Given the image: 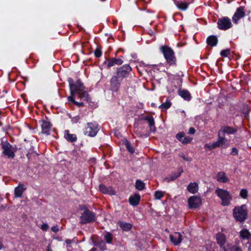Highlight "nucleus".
<instances>
[{
  "label": "nucleus",
  "mask_w": 251,
  "mask_h": 251,
  "mask_svg": "<svg viewBox=\"0 0 251 251\" xmlns=\"http://www.w3.org/2000/svg\"><path fill=\"white\" fill-rule=\"evenodd\" d=\"M70 90L71 96L68 97V100L72 102L75 105L80 107L84 105L82 102H77L75 100L74 96L75 94L77 95L78 98L83 100L86 101L90 100L88 93L84 91L85 87L80 81L77 80L75 84L74 83L73 78L70 77L68 79Z\"/></svg>",
  "instance_id": "f257e3e1"
},
{
  "label": "nucleus",
  "mask_w": 251,
  "mask_h": 251,
  "mask_svg": "<svg viewBox=\"0 0 251 251\" xmlns=\"http://www.w3.org/2000/svg\"><path fill=\"white\" fill-rule=\"evenodd\" d=\"M233 215L236 221L241 223L244 222L248 217L246 205L243 204L240 206L235 207L233 210Z\"/></svg>",
  "instance_id": "f03ea898"
},
{
  "label": "nucleus",
  "mask_w": 251,
  "mask_h": 251,
  "mask_svg": "<svg viewBox=\"0 0 251 251\" xmlns=\"http://www.w3.org/2000/svg\"><path fill=\"white\" fill-rule=\"evenodd\" d=\"M215 193L221 200V204L223 206L228 205L232 199V196L230 193L226 190L217 188L215 190Z\"/></svg>",
  "instance_id": "7ed1b4c3"
},
{
  "label": "nucleus",
  "mask_w": 251,
  "mask_h": 251,
  "mask_svg": "<svg viewBox=\"0 0 251 251\" xmlns=\"http://www.w3.org/2000/svg\"><path fill=\"white\" fill-rule=\"evenodd\" d=\"M161 50L167 63L170 65H175L176 58L172 49L167 46H163L161 48Z\"/></svg>",
  "instance_id": "20e7f679"
},
{
  "label": "nucleus",
  "mask_w": 251,
  "mask_h": 251,
  "mask_svg": "<svg viewBox=\"0 0 251 251\" xmlns=\"http://www.w3.org/2000/svg\"><path fill=\"white\" fill-rule=\"evenodd\" d=\"M1 143L3 154L8 158H13L15 156V150L12 146L4 138L1 139Z\"/></svg>",
  "instance_id": "39448f33"
},
{
  "label": "nucleus",
  "mask_w": 251,
  "mask_h": 251,
  "mask_svg": "<svg viewBox=\"0 0 251 251\" xmlns=\"http://www.w3.org/2000/svg\"><path fill=\"white\" fill-rule=\"evenodd\" d=\"M80 223L82 224H86L95 221V214L88 209H84V212L82 213L80 217Z\"/></svg>",
  "instance_id": "423d86ee"
},
{
  "label": "nucleus",
  "mask_w": 251,
  "mask_h": 251,
  "mask_svg": "<svg viewBox=\"0 0 251 251\" xmlns=\"http://www.w3.org/2000/svg\"><path fill=\"white\" fill-rule=\"evenodd\" d=\"M99 130L98 124L96 122L88 123L84 129V134L90 137H94Z\"/></svg>",
  "instance_id": "0eeeda50"
},
{
  "label": "nucleus",
  "mask_w": 251,
  "mask_h": 251,
  "mask_svg": "<svg viewBox=\"0 0 251 251\" xmlns=\"http://www.w3.org/2000/svg\"><path fill=\"white\" fill-rule=\"evenodd\" d=\"M131 68L128 65H123L122 67L117 70L115 75L118 76L120 79L122 80L125 77H127L129 73L131 71Z\"/></svg>",
  "instance_id": "6e6552de"
},
{
  "label": "nucleus",
  "mask_w": 251,
  "mask_h": 251,
  "mask_svg": "<svg viewBox=\"0 0 251 251\" xmlns=\"http://www.w3.org/2000/svg\"><path fill=\"white\" fill-rule=\"evenodd\" d=\"M217 24L218 28L224 30L230 28L232 26L230 19L226 17L219 19Z\"/></svg>",
  "instance_id": "1a4fd4ad"
},
{
  "label": "nucleus",
  "mask_w": 251,
  "mask_h": 251,
  "mask_svg": "<svg viewBox=\"0 0 251 251\" xmlns=\"http://www.w3.org/2000/svg\"><path fill=\"white\" fill-rule=\"evenodd\" d=\"M188 203L190 208L195 209L201 204V199L198 196H191L189 198Z\"/></svg>",
  "instance_id": "9d476101"
},
{
  "label": "nucleus",
  "mask_w": 251,
  "mask_h": 251,
  "mask_svg": "<svg viewBox=\"0 0 251 251\" xmlns=\"http://www.w3.org/2000/svg\"><path fill=\"white\" fill-rule=\"evenodd\" d=\"M221 135V134L218 132V140L217 141L214 142L216 148L222 147L223 148H226L229 146V142L224 136H222Z\"/></svg>",
  "instance_id": "9b49d317"
},
{
  "label": "nucleus",
  "mask_w": 251,
  "mask_h": 251,
  "mask_svg": "<svg viewBox=\"0 0 251 251\" xmlns=\"http://www.w3.org/2000/svg\"><path fill=\"white\" fill-rule=\"evenodd\" d=\"M122 80L117 76L115 75H114L110 79V90L113 92H117L121 84Z\"/></svg>",
  "instance_id": "f8f14e48"
},
{
  "label": "nucleus",
  "mask_w": 251,
  "mask_h": 251,
  "mask_svg": "<svg viewBox=\"0 0 251 251\" xmlns=\"http://www.w3.org/2000/svg\"><path fill=\"white\" fill-rule=\"evenodd\" d=\"M245 12L244 7L240 6L238 7L232 17V21L235 24H237L238 21L241 18L244 17Z\"/></svg>",
  "instance_id": "ddd939ff"
},
{
  "label": "nucleus",
  "mask_w": 251,
  "mask_h": 251,
  "mask_svg": "<svg viewBox=\"0 0 251 251\" xmlns=\"http://www.w3.org/2000/svg\"><path fill=\"white\" fill-rule=\"evenodd\" d=\"M237 131V129L236 128L228 126H223L218 132L225 136L226 134H234Z\"/></svg>",
  "instance_id": "4468645a"
},
{
  "label": "nucleus",
  "mask_w": 251,
  "mask_h": 251,
  "mask_svg": "<svg viewBox=\"0 0 251 251\" xmlns=\"http://www.w3.org/2000/svg\"><path fill=\"white\" fill-rule=\"evenodd\" d=\"M176 138L181 143L187 144L190 143L192 140V138L189 136H185V133L182 132H178L176 135Z\"/></svg>",
  "instance_id": "2eb2a0df"
},
{
  "label": "nucleus",
  "mask_w": 251,
  "mask_h": 251,
  "mask_svg": "<svg viewBox=\"0 0 251 251\" xmlns=\"http://www.w3.org/2000/svg\"><path fill=\"white\" fill-rule=\"evenodd\" d=\"M170 238L175 246L179 244L182 241V236L179 232H175L173 234L170 235Z\"/></svg>",
  "instance_id": "dca6fc26"
},
{
  "label": "nucleus",
  "mask_w": 251,
  "mask_h": 251,
  "mask_svg": "<svg viewBox=\"0 0 251 251\" xmlns=\"http://www.w3.org/2000/svg\"><path fill=\"white\" fill-rule=\"evenodd\" d=\"M220 251H242V249L238 244H228L226 248L220 249Z\"/></svg>",
  "instance_id": "f3484780"
},
{
  "label": "nucleus",
  "mask_w": 251,
  "mask_h": 251,
  "mask_svg": "<svg viewBox=\"0 0 251 251\" xmlns=\"http://www.w3.org/2000/svg\"><path fill=\"white\" fill-rule=\"evenodd\" d=\"M42 132L44 134H49L51 128V124L49 122L42 120L41 121Z\"/></svg>",
  "instance_id": "a211bd4d"
},
{
  "label": "nucleus",
  "mask_w": 251,
  "mask_h": 251,
  "mask_svg": "<svg viewBox=\"0 0 251 251\" xmlns=\"http://www.w3.org/2000/svg\"><path fill=\"white\" fill-rule=\"evenodd\" d=\"M216 239L218 244L221 247V249L224 247L223 246L226 242L225 235L221 233H218L216 235Z\"/></svg>",
  "instance_id": "6ab92c4d"
},
{
  "label": "nucleus",
  "mask_w": 251,
  "mask_h": 251,
  "mask_svg": "<svg viewBox=\"0 0 251 251\" xmlns=\"http://www.w3.org/2000/svg\"><path fill=\"white\" fill-rule=\"evenodd\" d=\"M100 191L103 194H108L110 195H115V192L111 187H106L103 184L99 185Z\"/></svg>",
  "instance_id": "aec40b11"
},
{
  "label": "nucleus",
  "mask_w": 251,
  "mask_h": 251,
  "mask_svg": "<svg viewBox=\"0 0 251 251\" xmlns=\"http://www.w3.org/2000/svg\"><path fill=\"white\" fill-rule=\"evenodd\" d=\"M140 200V196L138 194L131 196L129 198V202L132 206H137L139 204Z\"/></svg>",
  "instance_id": "412c9836"
},
{
  "label": "nucleus",
  "mask_w": 251,
  "mask_h": 251,
  "mask_svg": "<svg viewBox=\"0 0 251 251\" xmlns=\"http://www.w3.org/2000/svg\"><path fill=\"white\" fill-rule=\"evenodd\" d=\"M143 120L146 121L149 125L150 130L153 132L155 131L154 119L152 116H147L144 117Z\"/></svg>",
  "instance_id": "4be33fe9"
},
{
  "label": "nucleus",
  "mask_w": 251,
  "mask_h": 251,
  "mask_svg": "<svg viewBox=\"0 0 251 251\" xmlns=\"http://www.w3.org/2000/svg\"><path fill=\"white\" fill-rule=\"evenodd\" d=\"M217 180L220 182L226 183L229 181L226 174L223 172H218L216 176Z\"/></svg>",
  "instance_id": "5701e85b"
},
{
  "label": "nucleus",
  "mask_w": 251,
  "mask_h": 251,
  "mask_svg": "<svg viewBox=\"0 0 251 251\" xmlns=\"http://www.w3.org/2000/svg\"><path fill=\"white\" fill-rule=\"evenodd\" d=\"M25 188H24L23 184H20L17 187L15 188L14 194L16 197L20 198L22 197L23 193Z\"/></svg>",
  "instance_id": "b1692460"
},
{
  "label": "nucleus",
  "mask_w": 251,
  "mask_h": 251,
  "mask_svg": "<svg viewBox=\"0 0 251 251\" xmlns=\"http://www.w3.org/2000/svg\"><path fill=\"white\" fill-rule=\"evenodd\" d=\"M123 63V61L121 59L113 58L108 61L107 66L108 68H110L115 65H121Z\"/></svg>",
  "instance_id": "393cba45"
},
{
  "label": "nucleus",
  "mask_w": 251,
  "mask_h": 251,
  "mask_svg": "<svg viewBox=\"0 0 251 251\" xmlns=\"http://www.w3.org/2000/svg\"><path fill=\"white\" fill-rule=\"evenodd\" d=\"M187 190L192 194L196 193L199 190V186L197 183H190L187 186Z\"/></svg>",
  "instance_id": "a878e982"
},
{
  "label": "nucleus",
  "mask_w": 251,
  "mask_h": 251,
  "mask_svg": "<svg viewBox=\"0 0 251 251\" xmlns=\"http://www.w3.org/2000/svg\"><path fill=\"white\" fill-rule=\"evenodd\" d=\"M183 169L182 168H180L179 169V172L177 173H175L172 175H171L170 176H169L168 177H166L165 180L167 182H170L171 181H173L176 179L177 177L180 176L181 174L183 172Z\"/></svg>",
  "instance_id": "bb28decb"
},
{
  "label": "nucleus",
  "mask_w": 251,
  "mask_h": 251,
  "mask_svg": "<svg viewBox=\"0 0 251 251\" xmlns=\"http://www.w3.org/2000/svg\"><path fill=\"white\" fill-rule=\"evenodd\" d=\"M118 225L120 228L124 231H129L132 227V225L130 224L122 221L119 222Z\"/></svg>",
  "instance_id": "cd10ccee"
},
{
  "label": "nucleus",
  "mask_w": 251,
  "mask_h": 251,
  "mask_svg": "<svg viewBox=\"0 0 251 251\" xmlns=\"http://www.w3.org/2000/svg\"><path fill=\"white\" fill-rule=\"evenodd\" d=\"M65 137L68 141L73 142L76 140L77 137L75 134H70L68 130H65Z\"/></svg>",
  "instance_id": "c85d7f7f"
},
{
  "label": "nucleus",
  "mask_w": 251,
  "mask_h": 251,
  "mask_svg": "<svg viewBox=\"0 0 251 251\" xmlns=\"http://www.w3.org/2000/svg\"><path fill=\"white\" fill-rule=\"evenodd\" d=\"M207 43L208 45L212 47L215 46L218 43L217 38L215 36H210L207 39Z\"/></svg>",
  "instance_id": "c756f323"
},
{
  "label": "nucleus",
  "mask_w": 251,
  "mask_h": 251,
  "mask_svg": "<svg viewBox=\"0 0 251 251\" xmlns=\"http://www.w3.org/2000/svg\"><path fill=\"white\" fill-rule=\"evenodd\" d=\"M240 236L243 240H248L251 236V234L247 229H243L240 232Z\"/></svg>",
  "instance_id": "7c9ffc66"
},
{
  "label": "nucleus",
  "mask_w": 251,
  "mask_h": 251,
  "mask_svg": "<svg viewBox=\"0 0 251 251\" xmlns=\"http://www.w3.org/2000/svg\"><path fill=\"white\" fill-rule=\"evenodd\" d=\"M178 94L180 96H181L185 100H190L191 99L190 94L189 92L187 90H180L178 92Z\"/></svg>",
  "instance_id": "2f4dec72"
},
{
  "label": "nucleus",
  "mask_w": 251,
  "mask_h": 251,
  "mask_svg": "<svg viewBox=\"0 0 251 251\" xmlns=\"http://www.w3.org/2000/svg\"><path fill=\"white\" fill-rule=\"evenodd\" d=\"M135 187L137 190L141 191L145 187V183L141 180L138 179L135 183Z\"/></svg>",
  "instance_id": "473e14b6"
},
{
  "label": "nucleus",
  "mask_w": 251,
  "mask_h": 251,
  "mask_svg": "<svg viewBox=\"0 0 251 251\" xmlns=\"http://www.w3.org/2000/svg\"><path fill=\"white\" fill-rule=\"evenodd\" d=\"M176 6L179 9L185 10L188 7V3L183 2H180L176 4Z\"/></svg>",
  "instance_id": "72a5a7b5"
},
{
  "label": "nucleus",
  "mask_w": 251,
  "mask_h": 251,
  "mask_svg": "<svg viewBox=\"0 0 251 251\" xmlns=\"http://www.w3.org/2000/svg\"><path fill=\"white\" fill-rule=\"evenodd\" d=\"M217 148L215 142L207 143L204 145V149L206 150L210 151Z\"/></svg>",
  "instance_id": "f704fd0d"
},
{
  "label": "nucleus",
  "mask_w": 251,
  "mask_h": 251,
  "mask_svg": "<svg viewBox=\"0 0 251 251\" xmlns=\"http://www.w3.org/2000/svg\"><path fill=\"white\" fill-rule=\"evenodd\" d=\"M104 238L105 240L106 241V242L107 243L110 244L112 242L113 235L111 233L108 232L104 235Z\"/></svg>",
  "instance_id": "c9c22d12"
},
{
  "label": "nucleus",
  "mask_w": 251,
  "mask_h": 251,
  "mask_svg": "<svg viewBox=\"0 0 251 251\" xmlns=\"http://www.w3.org/2000/svg\"><path fill=\"white\" fill-rule=\"evenodd\" d=\"M164 193L161 191H156L154 193V197L156 200H160L163 197Z\"/></svg>",
  "instance_id": "e433bc0d"
},
{
  "label": "nucleus",
  "mask_w": 251,
  "mask_h": 251,
  "mask_svg": "<svg viewBox=\"0 0 251 251\" xmlns=\"http://www.w3.org/2000/svg\"><path fill=\"white\" fill-rule=\"evenodd\" d=\"M125 145L129 152H130V153H133L134 152V148L128 141H126Z\"/></svg>",
  "instance_id": "4c0bfd02"
},
{
  "label": "nucleus",
  "mask_w": 251,
  "mask_h": 251,
  "mask_svg": "<svg viewBox=\"0 0 251 251\" xmlns=\"http://www.w3.org/2000/svg\"><path fill=\"white\" fill-rule=\"evenodd\" d=\"M171 105V103L169 101H167L165 102L162 103L159 106V107L163 109H168Z\"/></svg>",
  "instance_id": "58836bf2"
},
{
  "label": "nucleus",
  "mask_w": 251,
  "mask_h": 251,
  "mask_svg": "<svg viewBox=\"0 0 251 251\" xmlns=\"http://www.w3.org/2000/svg\"><path fill=\"white\" fill-rule=\"evenodd\" d=\"M230 54V50L229 49H226L223 50L221 51L220 54L224 57H228Z\"/></svg>",
  "instance_id": "ea45409f"
},
{
  "label": "nucleus",
  "mask_w": 251,
  "mask_h": 251,
  "mask_svg": "<svg viewBox=\"0 0 251 251\" xmlns=\"http://www.w3.org/2000/svg\"><path fill=\"white\" fill-rule=\"evenodd\" d=\"M240 196L243 199H246L248 197V191L246 189H242L240 193Z\"/></svg>",
  "instance_id": "a19ab883"
},
{
  "label": "nucleus",
  "mask_w": 251,
  "mask_h": 251,
  "mask_svg": "<svg viewBox=\"0 0 251 251\" xmlns=\"http://www.w3.org/2000/svg\"><path fill=\"white\" fill-rule=\"evenodd\" d=\"M98 247H100L101 250L104 251L106 249L105 243L103 241L100 242L98 244Z\"/></svg>",
  "instance_id": "79ce46f5"
},
{
  "label": "nucleus",
  "mask_w": 251,
  "mask_h": 251,
  "mask_svg": "<svg viewBox=\"0 0 251 251\" xmlns=\"http://www.w3.org/2000/svg\"><path fill=\"white\" fill-rule=\"evenodd\" d=\"M101 51L99 49H97L95 51V55L97 57H99L101 55Z\"/></svg>",
  "instance_id": "37998d69"
},
{
  "label": "nucleus",
  "mask_w": 251,
  "mask_h": 251,
  "mask_svg": "<svg viewBox=\"0 0 251 251\" xmlns=\"http://www.w3.org/2000/svg\"><path fill=\"white\" fill-rule=\"evenodd\" d=\"M209 246H203L201 248V251H214L211 249H209Z\"/></svg>",
  "instance_id": "c03bdc74"
},
{
  "label": "nucleus",
  "mask_w": 251,
  "mask_h": 251,
  "mask_svg": "<svg viewBox=\"0 0 251 251\" xmlns=\"http://www.w3.org/2000/svg\"><path fill=\"white\" fill-rule=\"evenodd\" d=\"M49 227V226L47 224H44L40 227L41 229L43 231H47Z\"/></svg>",
  "instance_id": "a18cd8bd"
},
{
  "label": "nucleus",
  "mask_w": 251,
  "mask_h": 251,
  "mask_svg": "<svg viewBox=\"0 0 251 251\" xmlns=\"http://www.w3.org/2000/svg\"><path fill=\"white\" fill-rule=\"evenodd\" d=\"M238 150L236 148H233L232 149V151H231L230 154L232 155H238Z\"/></svg>",
  "instance_id": "49530a36"
},
{
  "label": "nucleus",
  "mask_w": 251,
  "mask_h": 251,
  "mask_svg": "<svg viewBox=\"0 0 251 251\" xmlns=\"http://www.w3.org/2000/svg\"><path fill=\"white\" fill-rule=\"evenodd\" d=\"M179 156H180V157L182 158L184 160H185L186 161L190 162V161H192V158H190V157H186L185 156V155L183 153L180 154Z\"/></svg>",
  "instance_id": "de8ad7c7"
},
{
  "label": "nucleus",
  "mask_w": 251,
  "mask_h": 251,
  "mask_svg": "<svg viewBox=\"0 0 251 251\" xmlns=\"http://www.w3.org/2000/svg\"><path fill=\"white\" fill-rule=\"evenodd\" d=\"M51 229L53 232L56 233L59 231L58 226L57 225L53 226L51 227Z\"/></svg>",
  "instance_id": "09e8293b"
},
{
  "label": "nucleus",
  "mask_w": 251,
  "mask_h": 251,
  "mask_svg": "<svg viewBox=\"0 0 251 251\" xmlns=\"http://www.w3.org/2000/svg\"><path fill=\"white\" fill-rule=\"evenodd\" d=\"M196 132L195 129L193 127H190L189 129V133L190 134H194Z\"/></svg>",
  "instance_id": "8fccbe9b"
},
{
  "label": "nucleus",
  "mask_w": 251,
  "mask_h": 251,
  "mask_svg": "<svg viewBox=\"0 0 251 251\" xmlns=\"http://www.w3.org/2000/svg\"><path fill=\"white\" fill-rule=\"evenodd\" d=\"M134 132L139 136H141V134L139 131H138V128L137 127H135L134 129Z\"/></svg>",
  "instance_id": "3c124183"
},
{
  "label": "nucleus",
  "mask_w": 251,
  "mask_h": 251,
  "mask_svg": "<svg viewBox=\"0 0 251 251\" xmlns=\"http://www.w3.org/2000/svg\"><path fill=\"white\" fill-rule=\"evenodd\" d=\"M79 120V117L78 116H76L73 119V121L74 122H77Z\"/></svg>",
  "instance_id": "603ef678"
},
{
  "label": "nucleus",
  "mask_w": 251,
  "mask_h": 251,
  "mask_svg": "<svg viewBox=\"0 0 251 251\" xmlns=\"http://www.w3.org/2000/svg\"><path fill=\"white\" fill-rule=\"evenodd\" d=\"M89 251H97V249L95 248H93L91 249L90 250H89Z\"/></svg>",
  "instance_id": "864d4df0"
},
{
  "label": "nucleus",
  "mask_w": 251,
  "mask_h": 251,
  "mask_svg": "<svg viewBox=\"0 0 251 251\" xmlns=\"http://www.w3.org/2000/svg\"><path fill=\"white\" fill-rule=\"evenodd\" d=\"M3 247V245L1 242H0V250H1Z\"/></svg>",
  "instance_id": "5fc2aeb1"
},
{
  "label": "nucleus",
  "mask_w": 251,
  "mask_h": 251,
  "mask_svg": "<svg viewBox=\"0 0 251 251\" xmlns=\"http://www.w3.org/2000/svg\"><path fill=\"white\" fill-rule=\"evenodd\" d=\"M47 251H51V249H50V248L49 245L48 246V249H47Z\"/></svg>",
  "instance_id": "6e6d98bb"
},
{
  "label": "nucleus",
  "mask_w": 251,
  "mask_h": 251,
  "mask_svg": "<svg viewBox=\"0 0 251 251\" xmlns=\"http://www.w3.org/2000/svg\"><path fill=\"white\" fill-rule=\"evenodd\" d=\"M248 251H251V244L249 246L248 248Z\"/></svg>",
  "instance_id": "4d7b16f0"
}]
</instances>
